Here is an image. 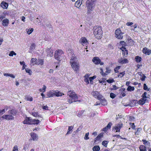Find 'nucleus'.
Wrapping results in <instances>:
<instances>
[{
    "label": "nucleus",
    "mask_w": 151,
    "mask_h": 151,
    "mask_svg": "<svg viewBox=\"0 0 151 151\" xmlns=\"http://www.w3.org/2000/svg\"><path fill=\"white\" fill-rule=\"evenodd\" d=\"M73 128V126H69L68 127V130H69V131H71Z\"/></svg>",
    "instance_id": "nucleus-61"
},
{
    "label": "nucleus",
    "mask_w": 151,
    "mask_h": 151,
    "mask_svg": "<svg viewBox=\"0 0 151 151\" xmlns=\"http://www.w3.org/2000/svg\"><path fill=\"white\" fill-rule=\"evenodd\" d=\"M42 108L43 109L48 110V109H47L48 106H44Z\"/></svg>",
    "instance_id": "nucleus-63"
},
{
    "label": "nucleus",
    "mask_w": 151,
    "mask_h": 151,
    "mask_svg": "<svg viewBox=\"0 0 151 151\" xmlns=\"http://www.w3.org/2000/svg\"><path fill=\"white\" fill-rule=\"evenodd\" d=\"M140 151H146L145 147L143 145H141L139 147Z\"/></svg>",
    "instance_id": "nucleus-26"
},
{
    "label": "nucleus",
    "mask_w": 151,
    "mask_h": 151,
    "mask_svg": "<svg viewBox=\"0 0 151 151\" xmlns=\"http://www.w3.org/2000/svg\"><path fill=\"white\" fill-rule=\"evenodd\" d=\"M115 37L119 39H122L123 37V33L119 29H116L115 32Z\"/></svg>",
    "instance_id": "nucleus-7"
},
{
    "label": "nucleus",
    "mask_w": 151,
    "mask_h": 151,
    "mask_svg": "<svg viewBox=\"0 0 151 151\" xmlns=\"http://www.w3.org/2000/svg\"><path fill=\"white\" fill-rule=\"evenodd\" d=\"M63 52L61 50H58L55 51L54 57L55 59L59 61H60L62 55L63 54Z\"/></svg>",
    "instance_id": "nucleus-4"
},
{
    "label": "nucleus",
    "mask_w": 151,
    "mask_h": 151,
    "mask_svg": "<svg viewBox=\"0 0 151 151\" xmlns=\"http://www.w3.org/2000/svg\"><path fill=\"white\" fill-rule=\"evenodd\" d=\"M112 124L111 122H109L106 127L108 129L110 128L111 126L112 125Z\"/></svg>",
    "instance_id": "nucleus-42"
},
{
    "label": "nucleus",
    "mask_w": 151,
    "mask_h": 151,
    "mask_svg": "<svg viewBox=\"0 0 151 151\" xmlns=\"http://www.w3.org/2000/svg\"><path fill=\"white\" fill-rule=\"evenodd\" d=\"M106 73H109L111 70L109 69L108 67H106Z\"/></svg>",
    "instance_id": "nucleus-57"
},
{
    "label": "nucleus",
    "mask_w": 151,
    "mask_h": 151,
    "mask_svg": "<svg viewBox=\"0 0 151 151\" xmlns=\"http://www.w3.org/2000/svg\"><path fill=\"white\" fill-rule=\"evenodd\" d=\"M35 47V45L34 43L32 44L30 47L29 50V52L30 53H32L31 50H34Z\"/></svg>",
    "instance_id": "nucleus-29"
},
{
    "label": "nucleus",
    "mask_w": 151,
    "mask_h": 151,
    "mask_svg": "<svg viewBox=\"0 0 151 151\" xmlns=\"http://www.w3.org/2000/svg\"><path fill=\"white\" fill-rule=\"evenodd\" d=\"M33 31V29L31 28L30 29H29L27 31V33L29 35Z\"/></svg>",
    "instance_id": "nucleus-45"
},
{
    "label": "nucleus",
    "mask_w": 151,
    "mask_h": 151,
    "mask_svg": "<svg viewBox=\"0 0 151 151\" xmlns=\"http://www.w3.org/2000/svg\"><path fill=\"white\" fill-rule=\"evenodd\" d=\"M81 127H79L76 130V132H75L73 133V134L74 133V134H75V133L76 132H78L79 131H80L81 130Z\"/></svg>",
    "instance_id": "nucleus-52"
},
{
    "label": "nucleus",
    "mask_w": 151,
    "mask_h": 151,
    "mask_svg": "<svg viewBox=\"0 0 151 151\" xmlns=\"http://www.w3.org/2000/svg\"><path fill=\"white\" fill-rule=\"evenodd\" d=\"M55 95V93H53L51 91H49L48 93L47 98H50L52 97Z\"/></svg>",
    "instance_id": "nucleus-23"
},
{
    "label": "nucleus",
    "mask_w": 151,
    "mask_h": 151,
    "mask_svg": "<svg viewBox=\"0 0 151 151\" xmlns=\"http://www.w3.org/2000/svg\"><path fill=\"white\" fill-rule=\"evenodd\" d=\"M8 114H10L13 115H15L17 113V111L14 109L9 110L8 111Z\"/></svg>",
    "instance_id": "nucleus-21"
},
{
    "label": "nucleus",
    "mask_w": 151,
    "mask_h": 151,
    "mask_svg": "<svg viewBox=\"0 0 151 151\" xmlns=\"http://www.w3.org/2000/svg\"><path fill=\"white\" fill-rule=\"evenodd\" d=\"M110 97L112 99H114L116 96V95H115L114 93H110Z\"/></svg>",
    "instance_id": "nucleus-43"
},
{
    "label": "nucleus",
    "mask_w": 151,
    "mask_h": 151,
    "mask_svg": "<svg viewBox=\"0 0 151 151\" xmlns=\"http://www.w3.org/2000/svg\"><path fill=\"white\" fill-rule=\"evenodd\" d=\"M88 77L89 76L87 75H86L84 76V81L87 84L89 83V80L88 79Z\"/></svg>",
    "instance_id": "nucleus-25"
},
{
    "label": "nucleus",
    "mask_w": 151,
    "mask_h": 151,
    "mask_svg": "<svg viewBox=\"0 0 151 151\" xmlns=\"http://www.w3.org/2000/svg\"><path fill=\"white\" fill-rule=\"evenodd\" d=\"M82 0H78L75 3V6L78 8H79L82 4Z\"/></svg>",
    "instance_id": "nucleus-20"
},
{
    "label": "nucleus",
    "mask_w": 151,
    "mask_h": 151,
    "mask_svg": "<svg viewBox=\"0 0 151 151\" xmlns=\"http://www.w3.org/2000/svg\"><path fill=\"white\" fill-rule=\"evenodd\" d=\"M141 58L139 56H137L135 57L136 61L137 63L140 62L141 60Z\"/></svg>",
    "instance_id": "nucleus-35"
},
{
    "label": "nucleus",
    "mask_w": 151,
    "mask_h": 151,
    "mask_svg": "<svg viewBox=\"0 0 151 151\" xmlns=\"http://www.w3.org/2000/svg\"><path fill=\"white\" fill-rule=\"evenodd\" d=\"M146 77L144 75H143L142 78H141V80L142 81H144L145 80V79Z\"/></svg>",
    "instance_id": "nucleus-64"
},
{
    "label": "nucleus",
    "mask_w": 151,
    "mask_h": 151,
    "mask_svg": "<svg viewBox=\"0 0 151 151\" xmlns=\"http://www.w3.org/2000/svg\"><path fill=\"white\" fill-rule=\"evenodd\" d=\"M79 41L83 45H87L88 43L87 39L84 37H82L80 40Z\"/></svg>",
    "instance_id": "nucleus-12"
},
{
    "label": "nucleus",
    "mask_w": 151,
    "mask_h": 151,
    "mask_svg": "<svg viewBox=\"0 0 151 151\" xmlns=\"http://www.w3.org/2000/svg\"><path fill=\"white\" fill-rule=\"evenodd\" d=\"M71 66L73 69L75 71H77L79 68V64L77 62L70 63Z\"/></svg>",
    "instance_id": "nucleus-8"
},
{
    "label": "nucleus",
    "mask_w": 151,
    "mask_h": 151,
    "mask_svg": "<svg viewBox=\"0 0 151 151\" xmlns=\"http://www.w3.org/2000/svg\"><path fill=\"white\" fill-rule=\"evenodd\" d=\"M118 62L121 64H124L128 63V60L127 59L121 58L119 60Z\"/></svg>",
    "instance_id": "nucleus-10"
},
{
    "label": "nucleus",
    "mask_w": 151,
    "mask_h": 151,
    "mask_svg": "<svg viewBox=\"0 0 151 151\" xmlns=\"http://www.w3.org/2000/svg\"><path fill=\"white\" fill-rule=\"evenodd\" d=\"M142 141L143 142V144L145 145H148V144H150V143L145 140L142 139Z\"/></svg>",
    "instance_id": "nucleus-41"
},
{
    "label": "nucleus",
    "mask_w": 151,
    "mask_h": 151,
    "mask_svg": "<svg viewBox=\"0 0 151 151\" xmlns=\"http://www.w3.org/2000/svg\"><path fill=\"white\" fill-rule=\"evenodd\" d=\"M32 115L35 117H37L38 116V113L37 112H35L32 113Z\"/></svg>",
    "instance_id": "nucleus-50"
},
{
    "label": "nucleus",
    "mask_w": 151,
    "mask_h": 151,
    "mask_svg": "<svg viewBox=\"0 0 151 151\" xmlns=\"http://www.w3.org/2000/svg\"><path fill=\"white\" fill-rule=\"evenodd\" d=\"M96 0H87L86 1V6L87 8L88 13H91L95 6L94 3Z\"/></svg>",
    "instance_id": "nucleus-1"
},
{
    "label": "nucleus",
    "mask_w": 151,
    "mask_h": 151,
    "mask_svg": "<svg viewBox=\"0 0 151 151\" xmlns=\"http://www.w3.org/2000/svg\"><path fill=\"white\" fill-rule=\"evenodd\" d=\"M31 119L29 117H27L24 121L23 122V123L24 124H30V122L31 121Z\"/></svg>",
    "instance_id": "nucleus-19"
},
{
    "label": "nucleus",
    "mask_w": 151,
    "mask_h": 151,
    "mask_svg": "<svg viewBox=\"0 0 151 151\" xmlns=\"http://www.w3.org/2000/svg\"><path fill=\"white\" fill-rule=\"evenodd\" d=\"M9 20L8 19H6L2 21V24L4 26H6L9 24Z\"/></svg>",
    "instance_id": "nucleus-17"
},
{
    "label": "nucleus",
    "mask_w": 151,
    "mask_h": 151,
    "mask_svg": "<svg viewBox=\"0 0 151 151\" xmlns=\"http://www.w3.org/2000/svg\"><path fill=\"white\" fill-rule=\"evenodd\" d=\"M94 34L96 37L99 39L102 37V31L101 27H97L94 31Z\"/></svg>",
    "instance_id": "nucleus-3"
},
{
    "label": "nucleus",
    "mask_w": 151,
    "mask_h": 151,
    "mask_svg": "<svg viewBox=\"0 0 151 151\" xmlns=\"http://www.w3.org/2000/svg\"><path fill=\"white\" fill-rule=\"evenodd\" d=\"M129 124L131 125V127L133 129H135V126L134 125V123H130Z\"/></svg>",
    "instance_id": "nucleus-49"
},
{
    "label": "nucleus",
    "mask_w": 151,
    "mask_h": 151,
    "mask_svg": "<svg viewBox=\"0 0 151 151\" xmlns=\"http://www.w3.org/2000/svg\"><path fill=\"white\" fill-rule=\"evenodd\" d=\"M107 82L109 83H111L114 81V80L113 79L112 80L108 79L106 80Z\"/></svg>",
    "instance_id": "nucleus-51"
},
{
    "label": "nucleus",
    "mask_w": 151,
    "mask_h": 151,
    "mask_svg": "<svg viewBox=\"0 0 151 151\" xmlns=\"http://www.w3.org/2000/svg\"><path fill=\"white\" fill-rule=\"evenodd\" d=\"M26 99L27 101H32V97H27L26 98Z\"/></svg>",
    "instance_id": "nucleus-53"
},
{
    "label": "nucleus",
    "mask_w": 151,
    "mask_h": 151,
    "mask_svg": "<svg viewBox=\"0 0 151 151\" xmlns=\"http://www.w3.org/2000/svg\"><path fill=\"white\" fill-rule=\"evenodd\" d=\"M91 94L96 98H97L99 100H100L103 97V96L100 94L99 93L98 91H93L91 93Z\"/></svg>",
    "instance_id": "nucleus-6"
},
{
    "label": "nucleus",
    "mask_w": 151,
    "mask_h": 151,
    "mask_svg": "<svg viewBox=\"0 0 151 151\" xmlns=\"http://www.w3.org/2000/svg\"><path fill=\"white\" fill-rule=\"evenodd\" d=\"M40 122V121L38 119H31V121L30 122V124H37Z\"/></svg>",
    "instance_id": "nucleus-16"
},
{
    "label": "nucleus",
    "mask_w": 151,
    "mask_h": 151,
    "mask_svg": "<svg viewBox=\"0 0 151 151\" xmlns=\"http://www.w3.org/2000/svg\"><path fill=\"white\" fill-rule=\"evenodd\" d=\"M143 88L145 90H147V87L146 85V84L145 83L144 84Z\"/></svg>",
    "instance_id": "nucleus-56"
},
{
    "label": "nucleus",
    "mask_w": 151,
    "mask_h": 151,
    "mask_svg": "<svg viewBox=\"0 0 151 151\" xmlns=\"http://www.w3.org/2000/svg\"><path fill=\"white\" fill-rule=\"evenodd\" d=\"M142 98H149L150 96L148 95H147V93L146 92H144L142 95Z\"/></svg>",
    "instance_id": "nucleus-30"
},
{
    "label": "nucleus",
    "mask_w": 151,
    "mask_h": 151,
    "mask_svg": "<svg viewBox=\"0 0 151 151\" xmlns=\"http://www.w3.org/2000/svg\"><path fill=\"white\" fill-rule=\"evenodd\" d=\"M30 136L32 138V139L34 141H36L38 139V135L35 133L32 132L31 133Z\"/></svg>",
    "instance_id": "nucleus-14"
},
{
    "label": "nucleus",
    "mask_w": 151,
    "mask_h": 151,
    "mask_svg": "<svg viewBox=\"0 0 151 151\" xmlns=\"http://www.w3.org/2000/svg\"><path fill=\"white\" fill-rule=\"evenodd\" d=\"M100 101V103L103 105H105L107 104L106 101L105 99H101L99 100Z\"/></svg>",
    "instance_id": "nucleus-24"
},
{
    "label": "nucleus",
    "mask_w": 151,
    "mask_h": 151,
    "mask_svg": "<svg viewBox=\"0 0 151 151\" xmlns=\"http://www.w3.org/2000/svg\"><path fill=\"white\" fill-rule=\"evenodd\" d=\"M92 61L96 64H99L101 61L100 59L98 57H94L92 59Z\"/></svg>",
    "instance_id": "nucleus-13"
},
{
    "label": "nucleus",
    "mask_w": 151,
    "mask_h": 151,
    "mask_svg": "<svg viewBox=\"0 0 151 151\" xmlns=\"http://www.w3.org/2000/svg\"><path fill=\"white\" fill-rule=\"evenodd\" d=\"M14 55H16V53L14 52V51H12L11 52H10L9 54V56H12Z\"/></svg>",
    "instance_id": "nucleus-39"
},
{
    "label": "nucleus",
    "mask_w": 151,
    "mask_h": 151,
    "mask_svg": "<svg viewBox=\"0 0 151 151\" xmlns=\"http://www.w3.org/2000/svg\"><path fill=\"white\" fill-rule=\"evenodd\" d=\"M100 138H101L100 137H99L98 136H97V137L95 139V142L99 140Z\"/></svg>",
    "instance_id": "nucleus-59"
},
{
    "label": "nucleus",
    "mask_w": 151,
    "mask_h": 151,
    "mask_svg": "<svg viewBox=\"0 0 151 151\" xmlns=\"http://www.w3.org/2000/svg\"><path fill=\"white\" fill-rule=\"evenodd\" d=\"M96 78V76H94L93 77H91L89 78V81L90 82V83L91 84H93V79L95 78Z\"/></svg>",
    "instance_id": "nucleus-32"
},
{
    "label": "nucleus",
    "mask_w": 151,
    "mask_h": 151,
    "mask_svg": "<svg viewBox=\"0 0 151 151\" xmlns=\"http://www.w3.org/2000/svg\"><path fill=\"white\" fill-rule=\"evenodd\" d=\"M134 119L135 118L133 116H130L129 117V121H134Z\"/></svg>",
    "instance_id": "nucleus-47"
},
{
    "label": "nucleus",
    "mask_w": 151,
    "mask_h": 151,
    "mask_svg": "<svg viewBox=\"0 0 151 151\" xmlns=\"http://www.w3.org/2000/svg\"><path fill=\"white\" fill-rule=\"evenodd\" d=\"M25 70L27 73H29V75L31 74L32 71L30 69L28 68H26L25 69Z\"/></svg>",
    "instance_id": "nucleus-46"
},
{
    "label": "nucleus",
    "mask_w": 151,
    "mask_h": 151,
    "mask_svg": "<svg viewBox=\"0 0 151 151\" xmlns=\"http://www.w3.org/2000/svg\"><path fill=\"white\" fill-rule=\"evenodd\" d=\"M43 61L42 59H40L38 60V61L37 62V64L41 65H42L43 64Z\"/></svg>",
    "instance_id": "nucleus-34"
},
{
    "label": "nucleus",
    "mask_w": 151,
    "mask_h": 151,
    "mask_svg": "<svg viewBox=\"0 0 151 151\" xmlns=\"http://www.w3.org/2000/svg\"><path fill=\"white\" fill-rule=\"evenodd\" d=\"M18 146L17 145L15 146L13 148V151H18Z\"/></svg>",
    "instance_id": "nucleus-48"
},
{
    "label": "nucleus",
    "mask_w": 151,
    "mask_h": 151,
    "mask_svg": "<svg viewBox=\"0 0 151 151\" xmlns=\"http://www.w3.org/2000/svg\"><path fill=\"white\" fill-rule=\"evenodd\" d=\"M89 134V132L87 133L86 134L85 136L84 137V139L85 140H87L89 138L88 137Z\"/></svg>",
    "instance_id": "nucleus-40"
},
{
    "label": "nucleus",
    "mask_w": 151,
    "mask_h": 151,
    "mask_svg": "<svg viewBox=\"0 0 151 151\" xmlns=\"http://www.w3.org/2000/svg\"><path fill=\"white\" fill-rule=\"evenodd\" d=\"M137 103L141 105H143L145 104V102L143 101V99H142V98L139 100L138 101Z\"/></svg>",
    "instance_id": "nucleus-31"
},
{
    "label": "nucleus",
    "mask_w": 151,
    "mask_h": 151,
    "mask_svg": "<svg viewBox=\"0 0 151 151\" xmlns=\"http://www.w3.org/2000/svg\"><path fill=\"white\" fill-rule=\"evenodd\" d=\"M2 118L6 120L13 119H14V117L10 115H4L2 116Z\"/></svg>",
    "instance_id": "nucleus-15"
},
{
    "label": "nucleus",
    "mask_w": 151,
    "mask_h": 151,
    "mask_svg": "<svg viewBox=\"0 0 151 151\" xmlns=\"http://www.w3.org/2000/svg\"><path fill=\"white\" fill-rule=\"evenodd\" d=\"M125 74V72L123 71L122 72L120 73L118 75V77L120 76L121 77H122Z\"/></svg>",
    "instance_id": "nucleus-44"
},
{
    "label": "nucleus",
    "mask_w": 151,
    "mask_h": 151,
    "mask_svg": "<svg viewBox=\"0 0 151 151\" xmlns=\"http://www.w3.org/2000/svg\"><path fill=\"white\" fill-rule=\"evenodd\" d=\"M142 52L146 55H149L151 53V50L145 47L143 48Z\"/></svg>",
    "instance_id": "nucleus-11"
},
{
    "label": "nucleus",
    "mask_w": 151,
    "mask_h": 151,
    "mask_svg": "<svg viewBox=\"0 0 151 151\" xmlns=\"http://www.w3.org/2000/svg\"><path fill=\"white\" fill-rule=\"evenodd\" d=\"M46 88V87L45 85H44L43 86L42 88L43 90V91H42V92H44L45 91Z\"/></svg>",
    "instance_id": "nucleus-62"
},
{
    "label": "nucleus",
    "mask_w": 151,
    "mask_h": 151,
    "mask_svg": "<svg viewBox=\"0 0 151 151\" xmlns=\"http://www.w3.org/2000/svg\"><path fill=\"white\" fill-rule=\"evenodd\" d=\"M120 44L122 46H124L125 45L126 43L123 41H121L120 42Z\"/></svg>",
    "instance_id": "nucleus-55"
},
{
    "label": "nucleus",
    "mask_w": 151,
    "mask_h": 151,
    "mask_svg": "<svg viewBox=\"0 0 151 151\" xmlns=\"http://www.w3.org/2000/svg\"><path fill=\"white\" fill-rule=\"evenodd\" d=\"M0 5L3 9H6L7 8L8 5L7 3L3 1L1 2Z\"/></svg>",
    "instance_id": "nucleus-18"
},
{
    "label": "nucleus",
    "mask_w": 151,
    "mask_h": 151,
    "mask_svg": "<svg viewBox=\"0 0 151 151\" xmlns=\"http://www.w3.org/2000/svg\"><path fill=\"white\" fill-rule=\"evenodd\" d=\"M112 86L113 88L111 89V90H116L118 88L116 87V86L115 85H113Z\"/></svg>",
    "instance_id": "nucleus-58"
},
{
    "label": "nucleus",
    "mask_w": 151,
    "mask_h": 151,
    "mask_svg": "<svg viewBox=\"0 0 151 151\" xmlns=\"http://www.w3.org/2000/svg\"><path fill=\"white\" fill-rule=\"evenodd\" d=\"M5 13H4L0 16V21H1L5 17Z\"/></svg>",
    "instance_id": "nucleus-38"
},
{
    "label": "nucleus",
    "mask_w": 151,
    "mask_h": 151,
    "mask_svg": "<svg viewBox=\"0 0 151 151\" xmlns=\"http://www.w3.org/2000/svg\"><path fill=\"white\" fill-rule=\"evenodd\" d=\"M92 150L93 151H99L100 150V148L99 146L96 145L93 147Z\"/></svg>",
    "instance_id": "nucleus-27"
},
{
    "label": "nucleus",
    "mask_w": 151,
    "mask_h": 151,
    "mask_svg": "<svg viewBox=\"0 0 151 151\" xmlns=\"http://www.w3.org/2000/svg\"><path fill=\"white\" fill-rule=\"evenodd\" d=\"M70 51H71L70 49L68 50L67 51L68 53V55L71 56V58L70 61V63H71L77 62V58L75 56V55L73 53H71Z\"/></svg>",
    "instance_id": "nucleus-5"
},
{
    "label": "nucleus",
    "mask_w": 151,
    "mask_h": 151,
    "mask_svg": "<svg viewBox=\"0 0 151 151\" xmlns=\"http://www.w3.org/2000/svg\"><path fill=\"white\" fill-rule=\"evenodd\" d=\"M47 52L48 55L51 57L53 56V52L51 51L50 48L47 50Z\"/></svg>",
    "instance_id": "nucleus-22"
},
{
    "label": "nucleus",
    "mask_w": 151,
    "mask_h": 151,
    "mask_svg": "<svg viewBox=\"0 0 151 151\" xmlns=\"http://www.w3.org/2000/svg\"><path fill=\"white\" fill-rule=\"evenodd\" d=\"M133 24V22H127V23L126 24V25H127V26H131V25Z\"/></svg>",
    "instance_id": "nucleus-60"
},
{
    "label": "nucleus",
    "mask_w": 151,
    "mask_h": 151,
    "mask_svg": "<svg viewBox=\"0 0 151 151\" xmlns=\"http://www.w3.org/2000/svg\"><path fill=\"white\" fill-rule=\"evenodd\" d=\"M141 129H141L140 128H138L137 129V131L136 132H135V133L138 134V133H139V132H140V131L141 130Z\"/></svg>",
    "instance_id": "nucleus-54"
},
{
    "label": "nucleus",
    "mask_w": 151,
    "mask_h": 151,
    "mask_svg": "<svg viewBox=\"0 0 151 151\" xmlns=\"http://www.w3.org/2000/svg\"><path fill=\"white\" fill-rule=\"evenodd\" d=\"M108 142L106 141H104L102 142V144L105 147L107 146Z\"/></svg>",
    "instance_id": "nucleus-36"
},
{
    "label": "nucleus",
    "mask_w": 151,
    "mask_h": 151,
    "mask_svg": "<svg viewBox=\"0 0 151 151\" xmlns=\"http://www.w3.org/2000/svg\"><path fill=\"white\" fill-rule=\"evenodd\" d=\"M123 125L122 123L121 122H119L116 125L114 128L115 130H116V132H120V129L122 127Z\"/></svg>",
    "instance_id": "nucleus-9"
},
{
    "label": "nucleus",
    "mask_w": 151,
    "mask_h": 151,
    "mask_svg": "<svg viewBox=\"0 0 151 151\" xmlns=\"http://www.w3.org/2000/svg\"><path fill=\"white\" fill-rule=\"evenodd\" d=\"M67 96H69V98L68 97V101L69 103L71 104L73 102H75L77 101L78 96L74 92L71 91H68L67 93Z\"/></svg>",
    "instance_id": "nucleus-2"
},
{
    "label": "nucleus",
    "mask_w": 151,
    "mask_h": 151,
    "mask_svg": "<svg viewBox=\"0 0 151 151\" xmlns=\"http://www.w3.org/2000/svg\"><path fill=\"white\" fill-rule=\"evenodd\" d=\"M134 88L133 87H132L130 86H129L127 88V90L128 91H131L134 90Z\"/></svg>",
    "instance_id": "nucleus-33"
},
{
    "label": "nucleus",
    "mask_w": 151,
    "mask_h": 151,
    "mask_svg": "<svg viewBox=\"0 0 151 151\" xmlns=\"http://www.w3.org/2000/svg\"><path fill=\"white\" fill-rule=\"evenodd\" d=\"M31 62L32 63H33V64H37V59L35 58H32L31 59Z\"/></svg>",
    "instance_id": "nucleus-37"
},
{
    "label": "nucleus",
    "mask_w": 151,
    "mask_h": 151,
    "mask_svg": "<svg viewBox=\"0 0 151 151\" xmlns=\"http://www.w3.org/2000/svg\"><path fill=\"white\" fill-rule=\"evenodd\" d=\"M64 94L59 91L55 92V95L57 97L61 96L62 95H63Z\"/></svg>",
    "instance_id": "nucleus-28"
}]
</instances>
